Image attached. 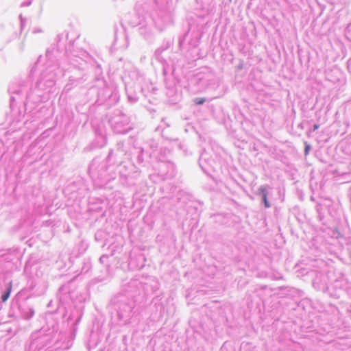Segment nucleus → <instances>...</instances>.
<instances>
[{
    "label": "nucleus",
    "instance_id": "nucleus-1",
    "mask_svg": "<svg viewBox=\"0 0 351 351\" xmlns=\"http://www.w3.org/2000/svg\"><path fill=\"white\" fill-rule=\"evenodd\" d=\"M260 191L263 195V199L264 204H265V207L269 208L270 206V205L267 201V193L266 189L264 187H262L260 189Z\"/></svg>",
    "mask_w": 351,
    "mask_h": 351
},
{
    "label": "nucleus",
    "instance_id": "nucleus-2",
    "mask_svg": "<svg viewBox=\"0 0 351 351\" xmlns=\"http://www.w3.org/2000/svg\"><path fill=\"white\" fill-rule=\"evenodd\" d=\"M12 282H10L9 283L7 292L2 295L1 298H2L3 302H5L9 298L11 291H12Z\"/></svg>",
    "mask_w": 351,
    "mask_h": 351
},
{
    "label": "nucleus",
    "instance_id": "nucleus-3",
    "mask_svg": "<svg viewBox=\"0 0 351 351\" xmlns=\"http://www.w3.org/2000/svg\"><path fill=\"white\" fill-rule=\"evenodd\" d=\"M195 102L197 105H202L205 102L204 98H195Z\"/></svg>",
    "mask_w": 351,
    "mask_h": 351
},
{
    "label": "nucleus",
    "instance_id": "nucleus-4",
    "mask_svg": "<svg viewBox=\"0 0 351 351\" xmlns=\"http://www.w3.org/2000/svg\"><path fill=\"white\" fill-rule=\"evenodd\" d=\"M310 145L308 144H306L305 149H304V154L305 155H308L309 150H310Z\"/></svg>",
    "mask_w": 351,
    "mask_h": 351
},
{
    "label": "nucleus",
    "instance_id": "nucleus-5",
    "mask_svg": "<svg viewBox=\"0 0 351 351\" xmlns=\"http://www.w3.org/2000/svg\"><path fill=\"white\" fill-rule=\"evenodd\" d=\"M318 128H319V125H318L315 124V125H313V129H314V130H317Z\"/></svg>",
    "mask_w": 351,
    "mask_h": 351
}]
</instances>
